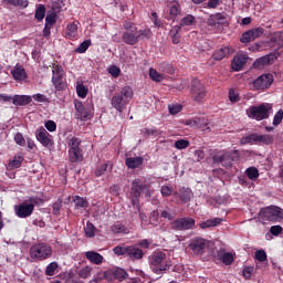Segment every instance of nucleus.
Segmentation results:
<instances>
[{"label": "nucleus", "mask_w": 283, "mask_h": 283, "mask_svg": "<svg viewBox=\"0 0 283 283\" xmlns=\"http://www.w3.org/2000/svg\"><path fill=\"white\" fill-rule=\"evenodd\" d=\"M123 28L125 32L122 35V41L126 43V45H136L139 41H143V39H149V36H151V30H138V27H136L132 20H125Z\"/></svg>", "instance_id": "f257e3e1"}, {"label": "nucleus", "mask_w": 283, "mask_h": 283, "mask_svg": "<svg viewBox=\"0 0 283 283\" xmlns=\"http://www.w3.org/2000/svg\"><path fill=\"white\" fill-rule=\"evenodd\" d=\"M148 264L156 275H163L166 271H169L171 263L167 253L163 251H155L148 256Z\"/></svg>", "instance_id": "f03ea898"}, {"label": "nucleus", "mask_w": 283, "mask_h": 283, "mask_svg": "<svg viewBox=\"0 0 283 283\" xmlns=\"http://www.w3.org/2000/svg\"><path fill=\"white\" fill-rule=\"evenodd\" d=\"M132 98H134V90L130 86H124L119 93H116L111 98V105L119 114H123V111L129 105Z\"/></svg>", "instance_id": "7ed1b4c3"}, {"label": "nucleus", "mask_w": 283, "mask_h": 283, "mask_svg": "<svg viewBox=\"0 0 283 283\" xmlns=\"http://www.w3.org/2000/svg\"><path fill=\"white\" fill-rule=\"evenodd\" d=\"M271 114H273V104L271 103H262L247 109V116L252 120H266Z\"/></svg>", "instance_id": "20e7f679"}, {"label": "nucleus", "mask_w": 283, "mask_h": 283, "mask_svg": "<svg viewBox=\"0 0 283 283\" xmlns=\"http://www.w3.org/2000/svg\"><path fill=\"white\" fill-rule=\"evenodd\" d=\"M30 255L32 260H38L39 262H43V260H48V258H52V247L48 245L46 243H38L31 247Z\"/></svg>", "instance_id": "39448f33"}, {"label": "nucleus", "mask_w": 283, "mask_h": 283, "mask_svg": "<svg viewBox=\"0 0 283 283\" xmlns=\"http://www.w3.org/2000/svg\"><path fill=\"white\" fill-rule=\"evenodd\" d=\"M259 216L261 220H269L270 222H280L283 220V209L277 206H270L260 210Z\"/></svg>", "instance_id": "423d86ee"}, {"label": "nucleus", "mask_w": 283, "mask_h": 283, "mask_svg": "<svg viewBox=\"0 0 283 283\" xmlns=\"http://www.w3.org/2000/svg\"><path fill=\"white\" fill-rule=\"evenodd\" d=\"M35 138L42 147H45V149H52V147H54V139L52 135L43 126L36 128Z\"/></svg>", "instance_id": "0eeeda50"}, {"label": "nucleus", "mask_w": 283, "mask_h": 283, "mask_svg": "<svg viewBox=\"0 0 283 283\" xmlns=\"http://www.w3.org/2000/svg\"><path fill=\"white\" fill-rule=\"evenodd\" d=\"M190 94L191 98L197 103L205 101V96H207V90H205V84L201 83L198 78L192 80Z\"/></svg>", "instance_id": "6e6552de"}, {"label": "nucleus", "mask_w": 283, "mask_h": 283, "mask_svg": "<svg viewBox=\"0 0 283 283\" xmlns=\"http://www.w3.org/2000/svg\"><path fill=\"white\" fill-rule=\"evenodd\" d=\"M94 115V106L92 104L83 105V102H75V117L80 120H87Z\"/></svg>", "instance_id": "1a4fd4ad"}, {"label": "nucleus", "mask_w": 283, "mask_h": 283, "mask_svg": "<svg viewBox=\"0 0 283 283\" xmlns=\"http://www.w3.org/2000/svg\"><path fill=\"white\" fill-rule=\"evenodd\" d=\"M208 247L209 241L203 238H193L188 244V248L192 251L193 255H205Z\"/></svg>", "instance_id": "9d476101"}, {"label": "nucleus", "mask_w": 283, "mask_h": 283, "mask_svg": "<svg viewBox=\"0 0 283 283\" xmlns=\"http://www.w3.org/2000/svg\"><path fill=\"white\" fill-rule=\"evenodd\" d=\"M145 189V185H143V181L140 179H135L132 184V203L133 207H136L137 211H140V203L138 202V198H140V193Z\"/></svg>", "instance_id": "9b49d317"}, {"label": "nucleus", "mask_w": 283, "mask_h": 283, "mask_svg": "<svg viewBox=\"0 0 283 283\" xmlns=\"http://www.w3.org/2000/svg\"><path fill=\"white\" fill-rule=\"evenodd\" d=\"M172 229L175 231H189L196 227V219L193 218H180L172 222Z\"/></svg>", "instance_id": "f8f14e48"}, {"label": "nucleus", "mask_w": 283, "mask_h": 283, "mask_svg": "<svg viewBox=\"0 0 283 283\" xmlns=\"http://www.w3.org/2000/svg\"><path fill=\"white\" fill-rule=\"evenodd\" d=\"M63 69H61V66H54L53 69V76H52V83L55 87V90H57V92H63V90H65V82L63 81Z\"/></svg>", "instance_id": "ddd939ff"}, {"label": "nucleus", "mask_w": 283, "mask_h": 283, "mask_svg": "<svg viewBox=\"0 0 283 283\" xmlns=\"http://www.w3.org/2000/svg\"><path fill=\"white\" fill-rule=\"evenodd\" d=\"M273 83L272 74L260 75L256 80L253 81L252 85L254 90H269Z\"/></svg>", "instance_id": "4468645a"}, {"label": "nucleus", "mask_w": 283, "mask_h": 283, "mask_svg": "<svg viewBox=\"0 0 283 283\" xmlns=\"http://www.w3.org/2000/svg\"><path fill=\"white\" fill-rule=\"evenodd\" d=\"M18 218H30L34 213V203L23 202L14 207Z\"/></svg>", "instance_id": "2eb2a0df"}, {"label": "nucleus", "mask_w": 283, "mask_h": 283, "mask_svg": "<svg viewBox=\"0 0 283 283\" xmlns=\"http://www.w3.org/2000/svg\"><path fill=\"white\" fill-rule=\"evenodd\" d=\"M262 34H264V29L263 28H254L252 30H249L247 32H244L241 35V43H251V41H255V39H260V36H262Z\"/></svg>", "instance_id": "dca6fc26"}, {"label": "nucleus", "mask_w": 283, "mask_h": 283, "mask_svg": "<svg viewBox=\"0 0 283 283\" xmlns=\"http://www.w3.org/2000/svg\"><path fill=\"white\" fill-rule=\"evenodd\" d=\"M249 61V55L243 52H239L232 60L231 67L234 72H240L247 62Z\"/></svg>", "instance_id": "f3484780"}, {"label": "nucleus", "mask_w": 283, "mask_h": 283, "mask_svg": "<svg viewBox=\"0 0 283 283\" xmlns=\"http://www.w3.org/2000/svg\"><path fill=\"white\" fill-rule=\"evenodd\" d=\"M213 163L221 164L222 167H231L233 165V156L231 153H223L221 155H214L212 157Z\"/></svg>", "instance_id": "a211bd4d"}, {"label": "nucleus", "mask_w": 283, "mask_h": 283, "mask_svg": "<svg viewBox=\"0 0 283 283\" xmlns=\"http://www.w3.org/2000/svg\"><path fill=\"white\" fill-rule=\"evenodd\" d=\"M12 104L17 107H25L32 103V96L30 95H13L11 97Z\"/></svg>", "instance_id": "6ab92c4d"}, {"label": "nucleus", "mask_w": 283, "mask_h": 283, "mask_svg": "<svg viewBox=\"0 0 283 283\" xmlns=\"http://www.w3.org/2000/svg\"><path fill=\"white\" fill-rule=\"evenodd\" d=\"M85 258L86 260H88V262H91V264H96V265H101L105 261V258L96 251L85 252Z\"/></svg>", "instance_id": "aec40b11"}, {"label": "nucleus", "mask_w": 283, "mask_h": 283, "mask_svg": "<svg viewBox=\"0 0 283 283\" xmlns=\"http://www.w3.org/2000/svg\"><path fill=\"white\" fill-rule=\"evenodd\" d=\"M127 258L130 260H143V258H145V252H143L138 245H129Z\"/></svg>", "instance_id": "412c9836"}, {"label": "nucleus", "mask_w": 283, "mask_h": 283, "mask_svg": "<svg viewBox=\"0 0 283 283\" xmlns=\"http://www.w3.org/2000/svg\"><path fill=\"white\" fill-rule=\"evenodd\" d=\"M11 74L14 81H18V83H21L28 78V73H25V69H23V66L15 65L13 70H11Z\"/></svg>", "instance_id": "4be33fe9"}, {"label": "nucleus", "mask_w": 283, "mask_h": 283, "mask_svg": "<svg viewBox=\"0 0 283 283\" xmlns=\"http://www.w3.org/2000/svg\"><path fill=\"white\" fill-rule=\"evenodd\" d=\"M178 14H180V3L174 1L168 4V19H170V21H176Z\"/></svg>", "instance_id": "5701e85b"}, {"label": "nucleus", "mask_w": 283, "mask_h": 283, "mask_svg": "<svg viewBox=\"0 0 283 283\" xmlns=\"http://www.w3.org/2000/svg\"><path fill=\"white\" fill-rule=\"evenodd\" d=\"M229 54H233V49L229 46H223L213 53V59L214 61H222V59L229 56Z\"/></svg>", "instance_id": "b1692460"}, {"label": "nucleus", "mask_w": 283, "mask_h": 283, "mask_svg": "<svg viewBox=\"0 0 283 283\" xmlns=\"http://www.w3.org/2000/svg\"><path fill=\"white\" fill-rule=\"evenodd\" d=\"M186 125H189L190 127H207L209 125V120L205 117H195L192 119H189L186 122Z\"/></svg>", "instance_id": "393cba45"}, {"label": "nucleus", "mask_w": 283, "mask_h": 283, "mask_svg": "<svg viewBox=\"0 0 283 283\" xmlns=\"http://www.w3.org/2000/svg\"><path fill=\"white\" fill-rule=\"evenodd\" d=\"M218 255H220V260L226 266H230V264H233V253L231 252H224V249H220L217 251Z\"/></svg>", "instance_id": "a878e982"}, {"label": "nucleus", "mask_w": 283, "mask_h": 283, "mask_svg": "<svg viewBox=\"0 0 283 283\" xmlns=\"http://www.w3.org/2000/svg\"><path fill=\"white\" fill-rule=\"evenodd\" d=\"M125 165L128 169H138L143 165V157H128L125 159Z\"/></svg>", "instance_id": "bb28decb"}, {"label": "nucleus", "mask_w": 283, "mask_h": 283, "mask_svg": "<svg viewBox=\"0 0 283 283\" xmlns=\"http://www.w3.org/2000/svg\"><path fill=\"white\" fill-rule=\"evenodd\" d=\"M77 32H78V22H72L66 27L65 36L66 39H75Z\"/></svg>", "instance_id": "cd10ccee"}, {"label": "nucleus", "mask_w": 283, "mask_h": 283, "mask_svg": "<svg viewBox=\"0 0 283 283\" xmlns=\"http://www.w3.org/2000/svg\"><path fill=\"white\" fill-rule=\"evenodd\" d=\"M92 271H94V268L92 265H85L77 270V276L80 280H88V277H92Z\"/></svg>", "instance_id": "c85d7f7f"}, {"label": "nucleus", "mask_w": 283, "mask_h": 283, "mask_svg": "<svg viewBox=\"0 0 283 283\" xmlns=\"http://www.w3.org/2000/svg\"><path fill=\"white\" fill-rule=\"evenodd\" d=\"M69 160L70 163H81V160H83V153H81V148L69 150Z\"/></svg>", "instance_id": "c756f323"}, {"label": "nucleus", "mask_w": 283, "mask_h": 283, "mask_svg": "<svg viewBox=\"0 0 283 283\" xmlns=\"http://www.w3.org/2000/svg\"><path fill=\"white\" fill-rule=\"evenodd\" d=\"M6 6H13L14 8L25 9L30 6V1L28 0H3Z\"/></svg>", "instance_id": "7c9ffc66"}, {"label": "nucleus", "mask_w": 283, "mask_h": 283, "mask_svg": "<svg viewBox=\"0 0 283 283\" xmlns=\"http://www.w3.org/2000/svg\"><path fill=\"white\" fill-rule=\"evenodd\" d=\"M113 275L115 280H118V282H123L124 280H127V271L123 268H116L113 271Z\"/></svg>", "instance_id": "2f4dec72"}, {"label": "nucleus", "mask_w": 283, "mask_h": 283, "mask_svg": "<svg viewBox=\"0 0 283 283\" xmlns=\"http://www.w3.org/2000/svg\"><path fill=\"white\" fill-rule=\"evenodd\" d=\"M275 139L272 135L265 134V135H258L256 134V143H262V145H273V142Z\"/></svg>", "instance_id": "473e14b6"}, {"label": "nucleus", "mask_w": 283, "mask_h": 283, "mask_svg": "<svg viewBox=\"0 0 283 283\" xmlns=\"http://www.w3.org/2000/svg\"><path fill=\"white\" fill-rule=\"evenodd\" d=\"M253 143L258 144V134H251L240 139L241 145H253Z\"/></svg>", "instance_id": "72a5a7b5"}, {"label": "nucleus", "mask_w": 283, "mask_h": 283, "mask_svg": "<svg viewBox=\"0 0 283 283\" xmlns=\"http://www.w3.org/2000/svg\"><path fill=\"white\" fill-rule=\"evenodd\" d=\"M90 45H92V40H85L75 49V52L77 54H85V52H87L90 49Z\"/></svg>", "instance_id": "f704fd0d"}, {"label": "nucleus", "mask_w": 283, "mask_h": 283, "mask_svg": "<svg viewBox=\"0 0 283 283\" xmlns=\"http://www.w3.org/2000/svg\"><path fill=\"white\" fill-rule=\"evenodd\" d=\"M69 150L81 149V139L78 137H71L67 139Z\"/></svg>", "instance_id": "c9c22d12"}, {"label": "nucleus", "mask_w": 283, "mask_h": 283, "mask_svg": "<svg viewBox=\"0 0 283 283\" xmlns=\"http://www.w3.org/2000/svg\"><path fill=\"white\" fill-rule=\"evenodd\" d=\"M149 76L151 81H155L156 83H160V81L165 80V75L161 73H158L156 69H149Z\"/></svg>", "instance_id": "e433bc0d"}, {"label": "nucleus", "mask_w": 283, "mask_h": 283, "mask_svg": "<svg viewBox=\"0 0 283 283\" xmlns=\"http://www.w3.org/2000/svg\"><path fill=\"white\" fill-rule=\"evenodd\" d=\"M73 201L75 203V207H80L82 209H87L88 207V202H87V199L83 198V197H80V196H75L73 198Z\"/></svg>", "instance_id": "4c0bfd02"}, {"label": "nucleus", "mask_w": 283, "mask_h": 283, "mask_svg": "<svg viewBox=\"0 0 283 283\" xmlns=\"http://www.w3.org/2000/svg\"><path fill=\"white\" fill-rule=\"evenodd\" d=\"M245 174L250 180H255L256 178H260V170L255 167H250L245 170Z\"/></svg>", "instance_id": "58836bf2"}, {"label": "nucleus", "mask_w": 283, "mask_h": 283, "mask_svg": "<svg viewBox=\"0 0 283 283\" xmlns=\"http://www.w3.org/2000/svg\"><path fill=\"white\" fill-rule=\"evenodd\" d=\"M35 19L36 21H43L45 19V6L39 4L35 10Z\"/></svg>", "instance_id": "ea45409f"}, {"label": "nucleus", "mask_w": 283, "mask_h": 283, "mask_svg": "<svg viewBox=\"0 0 283 283\" xmlns=\"http://www.w3.org/2000/svg\"><path fill=\"white\" fill-rule=\"evenodd\" d=\"M282 120H283V109L281 108L274 114L272 125L274 127H279V125H282Z\"/></svg>", "instance_id": "a19ab883"}, {"label": "nucleus", "mask_w": 283, "mask_h": 283, "mask_svg": "<svg viewBox=\"0 0 283 283\" xmlns=\"http://www.w3.org/2000/svg\"><path fill=\"white\" fill-rule=\"evenodd\" d=\"M22 163H23V157H14L11 161H9L8 167L9 169H19Z\"/></svg>", "instance_id": "79ce46f5"}, {"label": "nucleus", "mask_w": 283, "mask_h": 283, "mask_svg": "<svg viewBox=\"0 0 283 283\" xmlns=\"http://www.w3.org/2000/svg\"><path fill=\"white\" fill-rule=\"evenodd\" d=\"M96 228L92 224V222H87L84 228V232L86 238H94Z\"/></svg>", "instance_id": "37998d69"}, {"label": "nucleus", "mask_w": 283, "mask_h": 283, "mask_svg": "<svg viewBox=\"0 0 283 283\" xmlns=\"http://www.w3.org/2000/svg\"><path fill=\"white\" fill-rule=\"evenodd\" d=\"M127 252H128V247L127 245H117L113 249V253H115V255H126L127 256Z\"/></svg>", "instance_id": "c03bdc74"}, {"label": "nucleus", "mask_w": 283, "mask_h": 283, "mask_svg": "<svg viewBox=\"0 0 283 283\" xmlns=\"http://www.w3.org/2000/svg\"><path fill=\"white\" fill-rule=\"evenodd\" d=\"M56 269H59V263L52 262L45 269V275L52 276L56 273Z\"/></svg>", "instance_id": "a18cd8bd"}, {"label": "nucleus", "mask_w": 283, "mask_h": 283, "mask_svg": "<svg viewBox=\"0 0 283 283\" xmlns=\"http://www.w3.org/2000/svg\"><path fill=\"white\" fill-rule=\"evenodd\" d=\"M158 218H160V212H158V210L153 211L150 213L149 224H153V227H158Z\"/></svg>", "instance_id": "49530a36"}, {"label": "nucleus", "mask_w": 283, "mask_h": 283, "mask_svg": "<svg viewBox=\"0 0 283 283\" xmlns=\"http://www.w3.org/2000/svg\"><path fill=\"white\" fill-rule=\"evenodd\" d=\"M169 114L171 116H176V114H179V112H182V105L180 104H171L168 106Z\"/></svg>", "instance_id": "de8ad7c7"}, {"label": "nucleus", "mask_w": 283, "mask_h": 283, "mask_svg": "<svg viewBox=\"0 0 283 283\" xmlns=\"http://www.w3.org/2000/svg\"><path fill=\"white\" fill-rule=\"evenodd\" d=\"M187 147H189V140L187 139H179L175 142V148L182 150V149H187Z\"/></svg>", "instance_id": "09e8293b"}, {"label": "nucleus", "mask_w": 283, "mask_h": 283, "mask_svg": "<svg viewBox=\"0 0 283 283\" xmlns=\"http://www.w3.org/2000/svg\"><path fill=\"white\" fill-rule=\"evenodd\" d=\"M160 192L164 198H169L174 193V186H163Z\"/></svg>", "instance_id": "8fccbe9b"}, {"label": "nucleus", "mask_w": 283, "mask_h": 283, "mask_svg": "<svg viewBox=\"0 0 283 283\" xmlns=\"http://www.w3.org/2000/svg\"><path fill=\"white\" fill-rule=\"evenodd\" d=\"M76 93L80 98H85V96H87V87H85L83 84H78L76 86Z\"/></svg>", "instance_id": "3c124183"}, {"label": "nucleus", "mask_w": 283, "mask_h": 283, "mask_svg": "<svg viewBox=\"0 0 283 283\" xmlns=\"http://www.w3.org/2000/svg\"><path fill=\"white\" fill-rule=\"evenodd\" d=\"M36 101V103H49L48 96L41 93L31 96V99Z\"/></svg>", "instance_id": "603ef678"}, {"label": "nucleus", "mask_w": 283, "mask_h": 283, "mask_svg": "<svg viewBox=\"0 0 283 283\" xmlns=\"http://www.w3.org/2000/svg\"><path fill=\"white\" fill-rule=\"evenodd\" d=\"M193 21H196V18L191 14L186 15L185 18H182L180 25L185 27V25H192Z\"/></svg>", "instance_id": "864d4df0"}, {"label": "nucleus", "mask_w": 283, "mask_h": 283, "mask_svg": "<svg viewBox=\"0 0 283 283\" xmlns=\"http://www.w3.org/2000/svg\"><path fill=\"white\" fill-rule=\"evenodd\" d=\"M56 23V13H49L45 18V25H54Z\"/></svg>", "instance_id": "5fc2aeb1"}, {"label": "nucleus", "mask_w": 283, "mask_h": 283, "mask_svg": "<svg viewBox=\"0 0 283 283\" xmlns=\"http://www.w3.org/2000/svg\"><path fill=\"white\" fill-rule=\"evenodd\" d=\"M112 231L113 233H125V231L127 230L123 223H115L112 226Z\"/></svg>", "instance_id": "6e6d98bb"}, {"label": "nucleus", "mask_w": 283, "mask_h": 283, "mask_svg": "<svg viewBox=\"0 0 283 283\" xmlns=\"http://www.w3.org/2000/svg\"><path fill=\"white\" fill-rule=\"evenodd\" d=\"M254 258L259 262H266V252L264 250H258L254 254Z\"/></svg>", "instance_id": "4d7b16f0"}, {"label": "nucleus", "mask_w": 283, "mask_h": 283, "mask_svg": "<svg viewBox=\"0 0 283 283\" xmlns=\"http://www.w3.org/2000/svg\"><path fill=\"white\" fill-rule=\"evenodd\" d=\"M14 143L20 147H25V138L23 137V134L21 133L15 134Z\"/></svg>", "instance_id": "13d9d810"}, {"label": "nucleus", "mask_w": 283, "mask_h": 283, "mask_svg": "<svg viewBox=\"0 0 283 283\" xmlns=\"http://www.w3.org/2000/svg\"><path fill=\"white\" fill-rule=\"evenodd\" d=\"M109 165L107 164H102L101 166L97 167L96 171H95V176L97 178H99V176H103L105 174V171H107Z\"/></svg>", "instance_id": "bf43d9fd"}, {"label": "nucleus", "mask_w": 283, "mask_h": 283, "mask_svg": "<svg viewBox=\"0 0 283 283\" xmlns=\"http://www.w3.org/2000/svg\"><path fill=\"white\" fill-rule=\"evenodd\" d=\"M44 127L48 129V132L52 133L56 129V122L49 119L44 123Z\"/></svg>", "instance_id": "052dcab7"}, {"label": "nucleus", "mask_w": 283, "mask_h": 283, "mask_svg": "<svg viewBox=\"0 0 283 283\" xmlns=\"http://www.w3.org/2000/svg\"><path fill=\"white\" fill-rule=\"evenodd\" d=\"M191 196L192 192L189 189H187L180 195V200L182 202H189V200H191Z\"/></svg>", "instance_id": "680f3d73"}, {"label": "nucleus", "mask_w": 283, "mask_h": 283, "mask_svg": "<svg viewBox=\"0 0 283 283\" xmlns=\"http://www.w3.org/2000/svg\"><path fill=\"white\" fill-rule=\"evenodd\" d=\"M108 74H112L114 78H118V76H120V69L116 65L111 66L108 69Z\"/></svg>", "instance_id": "e2e57ef3"}, {"label": "nucleus", "mask_w": 283, "mask_h": 283, "mask_svg": "<svg viewBox=\"0 0 283 283\" xmlns=\"http://www.w3.org/2000/svg\"><path fill=\"white\" fill-rule=\"evenodd\" d=\"M272 235H280L282 233V226H272L270 229Z\"/></svg>", "instance_id": "0e129e2a"}, {"label": "nucleus", "mask_w": 283, "mask_h": 283, "mask_svg": "<svg viewBox=\"0 0 283 283\" xmlns=\"http://www.w3.org/2000/svg\"><path fill=\"white\" fill-rule=\"evenodd\" d=\"M61 207H63L61 201L53 203V216H59L61 213Z\"/></svg>", "instance_id": "69168bd1"}, {"label": "nucleus", "mask_w": 283, "mask_h": 283, "mask_svg": "<svg viewBox=\"0 0 283 283\" xmlns=\"http://www.w3.org/2000/svg\"><path fill=\"white\" fill-rule=\"evenodd\" d=\"M195 158L197 163H201V160H205V150H196Z\"/></svg>", "instance_id": "338daca9"}, {"label": "nucleus", "mask_w": 283, "mask_h": 283, "mask_svg": "<svg viewBox=\"0 0 283 283\" xmlns=\"http://www.w3.org/2000/svg\"><path fill=\"white\" fill-rule=\"evenodd\" d=\"M253 274V266H245L243 269V276L249 279Z\"/></svg>", "instance_id": "774afa93"}]
</instances>
